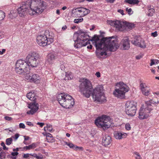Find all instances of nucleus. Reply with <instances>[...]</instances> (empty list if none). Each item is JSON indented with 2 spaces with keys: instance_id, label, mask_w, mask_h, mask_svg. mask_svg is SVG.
Masks as SVG:
<instances>
[{
  "instance_id": "f03ea898",
  "label": "nucleus",
  "mask_w": 159,
  "mask_h": 159,
  "mask_svg": "<svg viewBox=\"0 0 159 159\" xmlns=\"http://www.w3.org/2000/svg\"><path fill=\"white\" fill-rule=\"evenodd\" d=\"M46 3L42 0H27L17 9L20 17H23L28 10L31 15H38L42 13L46 8Z\"/></svg>"
},
{
  "instance_id": "473e14b6",
  "label": "nucleus",
  "mask_w": 159,
  "mask_h": 159,
  "mask_svg": "<svg viewBox=\"0 0 159 159\" xmlns=\"http://www.w3.org/2000/svg\"><path fill=\"white\" fill-rule=\"evenodd\" d=\"M83 18H81L80 19H75L74 20V22L75 23L78 24L79 22H81L83 21Z\"/></svg>"
},
{
  "instance_id": "a878e982",
  "label": "nucleus",
  "mask_w": 159,
  "mask_h": 159,
  "mask_svg": "<svg viewBox=\"0 0 159 159\" xmlns=\"http://www.w3.org/2000/svg\"><path fill=\"white\" fill-rule=\"evenodd\" d=\"M138 47L143 48H146V45L143 40L140 39Z\"/></svg>"
},
{
  "instance_id": "72a5a7b5",
  "label": "nucleus",
  "mask_w": 159,
  "mask_h": 159,
  "mask_svg": "<svg viewBox=\"0 0 159 159\" xmlns=\"http://www.w3.org/2000/svg\"><path fill=\"white\" fill-rule=\"evenodd\" d=\"M6 153L4 152H2L0 153V159H4L6 158Z\"/></svg>"
},
{
  "instance_id": "6e6552de",
  "label": "nucleus",
  "mask_w": 159,
  "mask_h": 159,
  "mask_svg": "<svg viewBox=\"0 0 159 159\" xmlns=\"http://www.w3.org/2000/svg\"><path fill=\"white\" fill-rule=\"evenodd\" d=\"M27 98L30 100L34 102L33 103H30L28 107L30 109V111H28L26 113L27 114L33 115L38 111L39 109V104L35 103V100L37 96L35 94L32 92H29L26 95Z\"/></svg>"
},
{
  "instance_id": "37998d69",
  "label": "nucleus",
  "mask_w": 159,
  "mask_h": 159,
  "mask_svg": "<svg viewBox=\"0 0 159 159\" xmlns=\"http://www.w3.org/2000/svg\"><path fill=\"white\" fill-rule=\"evenodd\" d=\"M19 126L20 128H22L23 129H24L25 128V125L22 123H20L19 124Z\"/></svg>"
},
{
  "instance_id": "a19ab883",
  "label": "nucleus",
  "mask_w": 159,
  "mask_h": 159,
  "mask_svg": "<svg viewBox=\"0 0 159 159\" xmlns=\"http://www.w3.org/2000/svg\"><path fill=\"white\" fill-rule=\"evenodd\" d=\"M43 158V156L41 154H39V155H37L36 158L37 159H42Z\"/></svg>"
},
{
  "instance_id": "4c0bfd02",
  "label": "nucleus",
  "mask_w": 159,
  "mask_h": 159,
  "mask_svg": "<svg viewBox=\"0 0 159 159\" xmlns=\"http://www.w3.org/2000/svg\"><path fill=\"white\" fill-rule=\"evenodd\" d=\"M126 11H127L128 14L130 15L133 13L132 10L131 8L128 9V8H126Z\"/></svg>"
},
{
  "instance_id": "ddd939ff",
  "label": "nucleus",
  "mask_w": 159,
  "mask_h": 159,
  "mask_svg": "<svg viewBox=\"0 0 159 159\" xmlns=\"http://www.w3.org/2000/svg\"><path fill=\"white\" fill-rule=\"evenodd\" d=\"M146 107L144 108L141 107L139 112V118L140 119H146L149 116V114L152 110V105L149 103H146Z\"/></svg>"
},
{
  "instance_id": "1a4fd4ad",
  "label": "nucleus",
  "mask_w": 159,
  "mask_h": 159,
  "mask_svg": "<svg viewBox=\"0 0 159 159\" xmlns=\"http://www.w3.org/2000/svg\"><path fill=\"white\" fill-rule=\"evenodd\" d=\"M95 123L98 127H101L104 129H108L111 125L110 117L106 115L98 117L95 120Z\"/></svg>"
},
{
  "instance_id": "680f3d73",
  "label": "nucleus",
  "mask_w": 159,
  "mask_h": 159,
  "mask_svg": "<svg viewBox=\"0 0 159 159\" xmlns=\"http://www.w3.org/2000/svg\"><path fill=\"white\" fill-rule=\"evenodd\" d=\"M107 2L113 3L115 0H106Z\"/></svg>"
},
{
  "instance_id": "bb28decb",
  "label": "nucleus",
  "mask_w": 159,
  "mask_h": 159,
  "mask_svg": "<svg viewBox=\"0 0 159 159\" xmlns=\"http://www.w3.org/2000/svg\"><path fill=\"white\" fill-rule=\"evenodd\" d=\"M72 77L71 73L67 72L66 73V77L64 78V80H70L71 79Z\"/></svg>"
},
{
  "instance_id": "a18cd8bd",
  "label": "nucleus",
  "mask_w": 159,
  "mask_h": 159,
  "mask_svg": "<svg viewBox=\"0 0 159 159\" xmlns=\"http://www.w3.org/2000/svg\"><path fill=\"white\" fill-rule=\"evenodd\" d=\"M151 62L150 64V65L152 66L154 65L155 63V60L152 59L151 60Z\"/></svg>"
},
{
  "instance_id": "0e129e2a",
  "label": "nucleus",
  "mask_w": 159,
  "mask_h": 159,
  "mask_svg": "<svg viewBox=\"0 0 159 159\" xmlns=\"http://www.w3.org/2000/svg\"><path fill=\"white\" fill-rule=\"evenodd\" d=\"M67 28V27L66 25H65L64 26H63V27H62V29L63 30H65Z\"/></svg>"
},
{
  "instance_id": "7c9ffc66",
  "label": "nucleus",
  "mask_w": 159,
  "mask_h": 159,
  "mask_svg": "<svg viewBox=\"0 0 159 159\" xmlns=\"http://www.w3.org/2000/svg\"><path fill=\"white\" fill-rule=\"evenodd\" d=\"M47 130L50 132L53 131L52 126L49 124H47Z\"/></svg>"
},
{
  "instance_id": "49530a36",
  "label": "nucleus",
  "mask_w": 159,
  "mask_h": 159,
  "mask_svg": "<svg viewBox=\"0 0 159 159\" xmlns=\"http://www.w3.org/2000/svg\"><path fill=\"white\" fill-rule=\"evenodd\" d=\"M152 36L154 37H156L157 35V31H155L154 32L152 33L151 34Z\"/></svg>"
},
{
  "instance_id": "20e7f679",
  "label": "nucleus",
  "mask_w": 159,
  "mask_h": 159,
  "mask_svg": "<svg viewBox=\"0 0 159 159\" xmlns=\"http://www.w3.org/2000/svg\"><path fill=\"white\" fill-rule=\"evenodd\" d=\"M57 100L61 105L66 108H70L75 104L74 99L66 93L59 94L57 96Z\"/></svg>"
},
{
  "instance_id": "4468645a",
  "label": "nucleus",
  "mask_w": 159,
  "mask_h": 159,
  "mask_svg": "<svg viewBox=\"0 0 159 159\" xmlns=\"http://www.w3.org/2000/svg\"><path fill=\"white\" fill-rule=\"evenodd\" d=\"M25 75V79L28 81L36 83L39 82L40 78L38 75L29 73H26Z\"/></svg>"
},
{
  "instance_id": "2f4dec72",
  "label": "nucleus",
  "mask_w": 159,
  "mask_h": 159,
  "mask_svg": "<svg viewBox=\"0 0 159 159\" xmlns=\"http://www.w3.org/2000/svg\"><path fill=\"white\" fill-rule=\"evenodd\" d=\"M47 140L48 142L53 143L55 142V139L53 138L52 137H48L47 138Z\"/></svg>"
},
{
  "instance_id": "f257e3e1",
  "label": "nucleus",
  "mask_w": 159,
  "mask_h": 159,
  "mask_svg": "<svg viewBox=\"0 0 159 159\" xmlns=\"http://www.w3.org/2000/svg\"><path fill=\"white\" fill-rule=\"evenodd\" d=\"M115 37H109L100 39L98 35H95L89 40L90 37L88 33L82 30L78 31L74 34V37H76L82 41H92L93 44L96 47V54L98 56H106L107 51L115 52L117 49L119 45Z\"/></svg>"
},
{
  "instance_id": "7ed1b4c3",
  "label": "nucleus",
  "mask_w": 159,
  "mask_h": 159,
  "mask_svg": "<svg viewBox=\"0 0 159 159\" xmlns=\"http://www.w3.org/2000/svg\"><path fill=\"white\" fill-rule=\"evenodd\" d=\"M91 82L87 79L83 80L79 86L80 91L84 96L89 98L91 94L95 101H104L105 100L103 86L99 85L93 90Z\"/></svg>"
},
{
  "instance_id": "0eeeda50",
  "label": "nucleus",
  "mask_w": 159,
  "mask_h": 159,
  "mask_svg": "<svg viewBox=\"0 0 159 159\" xmlns=\"http://www.w3.org/2000/svg\"><path fill=\"white\" fill-rule=\"evenodd\" d=\"M116 86L119 88L114 91L113 94L115 96L121 99L125 97V93L129 90V87L123 82H120L116 84Z\"/></svg>"
},
{
  "instance_id": "5fc2aeb1",
  "label": "nucleus",
  "mask_w": 159,
  "mask_h": 159,
  "mask_svg": "<svg viewBox=\"0 0 159 159\" xmlns=\"http://www.w3.org/2000/svg\"><path fill=\"white\" fill-rule=\"evenodd\" d=\"M19 137L18 134H16L15 135L14 138L15 139H17Z\"/></svg>"
},
{
  "instance_id": "ea45409f",
  "label": "nucleus",
  "mask_w": 159,
  "mask_h": 159,
  "mask_svg": "<svg viewBox=\"0 0 159 159\" xmlns=\"http://www.w3.org/2000/svg\"><path fill=\"white\" fill-rule=\"evenodd\" d=\"M1 145L3 147V149L4 150H7L8 149V148L6 147L3 142H2L1 144Z\"/></svg>"
},
{
  "instance_id": "4be33fe9",
  "label": "nucleus",
  "mask_w": 159,
  "mask_h": 159,
  "mask_svg": "<svg viewBox=\"0 0 159 159\" xmlns=\"http://www.w3.org/2000/svg\"><path fill=\"white\" fill-rule=\"evenodd\" d=\"M140 39H141L140 37H137L134 38L131 41V42L133 44L137 46H138L139 43Z\"/></svg>"
},
{
  "instance_id": "f3484780",
  "label": "nucleus",
  "mask_w": 159,
  "mask_h": 159,
  "mask_svg": "<svg viewBox=\"0 0 159 159\" xmlns=\"http://www.w3.org/2000/svg\"><path fill=\"white\" fill-rule=\"evenodd\" d=\"M140 89L143 95L148 96L149 94L150 89H147V86L145 83H141L140 84Z\"/></svg>"
},
{
  "instance_id": "bf43d9fd",
  "label": "nucleus",
  "mask_w": 159,
  "mask_h": 159,
  "mask_svg": "<svg viewBox=\"0 0 159 159\" xmlns=\"http://www.w3.org/2000/svg\"><path fill=\"white\" fill-rule=\"evenodd\" d=\"M30 155L36 158L37 155L35 153H34L33 154H30Z\"/></svg>"
},
{
  "instance_id": "9d476101",
  "label": "nucleus",
  "mask_w": 159,
  "mask_h": 159,
  "mask_svg": "<svg viewBox=\"0 0 159 159\" xmlns=\"http://www.w3.org/2000/svg\"><path fill=\"white\" fill-rule=\"evenodd\" d=\"M29 70V66L27 63L21 59L17 61L15 67V70L17 73L20 75H25Z\"/></svg>"
},
{
  "instance_id": "774afa93",
  "label": "nucleus",
  "mask_w": 159,
  "mask_h": 159,
  "mask_svg": "<svg viewBox=\"0 0 159 159\" xmlns=\"http://www.w3.org/2000/svg\"><path fill=\"white\" fill-rule=\"evenodd\" d=\"M95 27L94 25H93L92 26V28H90V30H93L94 28H95Z\"/></svg>"
},
{
  "instance_id": "423d86ee",
  "label": "nucleus",
  "mask_w": 159,
  "mask_h": 159,
  "mask_svg": "<svg viewBox=\"0 0 159 159\" xmlns=\"http://www.w3.org/2000/svg\"><path fill=\"white\" fill-rule=\"evenodd\" d=\"M108 23L111 25L115 27L116 31H122L126 28L132 29L134 26V24L127 22L126 21L111 20L109 21Z\"/></svg>"
},
{
  "instance_id": "dca6fc26",
  "label": "nucleus",
  "mask_w": 159,
  "mask_h": 159,
  "mask_svg": "<svg viewBox=\"0 0 159 159\" xmlns=\"http://www.w3.org/2000/svg\"><path fill=\"white\" fill-rule=\"evenodd\" d=\"M120 46L121 49L123 50H128L130 48V44L128 38H125L121 41Z\"/></svg>"
},
{
  "instance_id": "052dcab7",
  "label": "nucleus",
  "mask_w": 159,
  "mask_h": 159,
  "mask_svg": "<svg viewBox=\"0 0 159 159\" xmlns=\"http://www.w3.org/2000/svg\"><path fill=\"white\" fill-rule=\"evenodd\" d=\"M92 46L91 44H89V45H88L87 46V48L90 49H92Z\"/></svg>"
},
{
  "instance_id": "f8f14e48",
  "label": "nucleus",
  "mask_w": 159,
  "mask_h": 159,
  "mask_svg": "<svg viewBox=\"0 0 159 159\" xmlns=\"http://www.w3.org/2000/svg\"><path fill=\"white\" fill-rule=\"evenodd\" d=\"M136 103L133 101H128L125 104V112L129 116H133L136 113Z\"/></svg>"
},
{
  "instance_id": "c756f323",
  "label": "nucleus",
  "mask_w": 159,
  "mask_h": 159,
  "mask_svg": "<svg viewBox=\"0 0 159 159\" xmlns=\"http://www.w3.org/2000/svg\"><path fill=\"white\" fill-rule=\"evenodd\" d=\"M5 13L2 11H0V20H3L5 17Z\"/></svg>"
},
{
  "instance_id": "864d4df0",
  "label": "nucleus",
  "mask_w": 159,
  "mask_h": 159,
  "mask_svg": "<svg viewBox=\"0 0 159 159\" xmlns=\"http://www.w3.org/2000/svg\"><path fill=\"white\" fill-rule=\"evenodd\" d=\"M6 50L5 49H2V51L0 50V54L2 55L5 52Z\"/></svg>"
},
{
  "instance_id": "5701e85b",
  "label": "nucleus",
  "mask_w": 159,
  "mask_h": 159,
  "mask_svg": "<svg viewBox=\"0 0 159 159\" xmlns=\"http://www.w3.org/2000/svg\"><path fill=\"white\" fill-rule=\"evenodd\" d=\"M81 9H82L81 12L82 13V17L87 15L90 12L89 10L85 8L81 7Z\"/></svg>"
},
{
  "instance_id": "c9c22d12",
  "label": "nucleus",
  "mask_w": 159,
  "mask_h": 159,
  "mask_svg": "<svg viewBox=\"0 0 159 159\" xmlns=\"http://www.w3.org/2000/svg\"><path fill=\"white\" fill-rule=\"evenodd\" d=\"M18 154V153L17 152H12L11 154V155L13 157V159H16Z\"/></svg>"
},
{
  "instance_id": "de8ad7c7",
  "label": "nucleus",
  "mask_w": 159,
  "mask_h": 159,
  "mask_svg": "<svg viewBox=\"0 0 159 159\" xmlns=\"http://www.w3.org/2000/svg\"><path fill=\"white\" fill-rule=\"evenodd\" d=\"M5 119L6 120L10 121L12 120V118L11 117L9 116H6L5 117Z\"/></svg>"
},
{
  "instance_id": "09e8293b",
  "label": "nucleus",
  "mask_w": 159,
  "mask_h": 159,
  "mask_svg": "<svg viewBox=\"0 0 159 159\" xmlns=\"http://www.w3.org/2000/svg\"><path fill=\"white\" fill-rule=\"evenodd\" d=\"M95 75L97 77L99 78L100 77V73L99 72H97L96 73Z\"/></svg>"
},
{
  "instance_id": "cd10ccee",
  "label": "nucleus",
  "mask_w": 159,
  "mask_h": 159,
  "mask_svg": "<svg viewBox=\"0 0 159 159\" xmlns=\"http://www.w3.org/2000/svg\"><path fill=\"white\" fill-rule=\"evenodd\" d=\"M155 10L153 8L149 9L148 13V16H152Z\"/></svg>"
},
{
  "instance_id": "a211bd4d",
  "label": "nucleus",
  "mask_w": 159,
  "mask_h": 159,
  "mask_svg": "<svg viewBox=\"0 0 159 159\" xmlns=\"http://www.w3.org/2000/svg\"><path fill=\"white\" fill-rule=\"evenodd\" d=\"M57 58L56 55L53 52L48 54L46 62L49 64H52Z\"/></svg>"
},
{
  "instance_id": "9b49d317",
  "label": "nucleus",
  "mask_w": 159,
  "mask_h": 159,
  "mask_svg": "<svg viewBox=\"0 0 159 159\" xmlns=\"http://www.w3.org/2000/svg\"><path fill=\"white\" fill-rule=\"evenodd\" d=\"M39 55L38 53L31 52L28 54L25 60L29 66L36 67L39 62Z\"/></svg>"
},
{
  "instance_id": "603ef678",
  "label": "nucleus",
  "mask_w": 159,
  "mask_h": 159,
  "mask_svg": "<svg viewBox=\"0 0 159 159\" xmlns=\"http://www.w3.org/2000/svg\"><path fill=\"white\" fill-rule=\"evenodd\" d=\"M26 124L31 126H33V124H32L30 122H27Z\"/></svg>"
},
{
  "instance_id": "2eb2a0df",
  "label": "nucleus",
  "mask_w": 159,
  "mask_h": 159,
  "mask_svg": "<svg viewBox=\"0 0 159 159\" xmlns=\"http://www.w3.org/2000/svg\"><path fill=\"white\" fill-rule=\"evenodd\" d=\"M74 41L75 42L74 46L76 48H80L83 47L85 46L90 44V43L88 41L85 42V41H82L80 39H77V38Z\"/></svg>"
},
{
  "instance_id": "8fccbe9b",
  "label": "nucleus",
  "mask_w": 159,
  "mask_h": 159,
  "mask_svg": "<svg viewBox=\"0 0 159 159\" xmlns=\"http://www.w3.org/2000/svg\"><path fill=\"white\" fill-rule=\"evenodd\" d=\"M37 124L39 125L41 127H42L44 125V124L43 123L38 122L37 123Z\"/></svg>"
},
{
  "instance_id": "79ce46f5",
  "label": "nucleus",
  "mask_w": 159,
  "mask_h": 159,
  "mask_svg": "<svg viewBox=\"0 0 159 159\" xmlns=\"http://www.w3.org/2000/svg\"><path fill=\"white\" fill-rule=\"evenodd\" d=\"M30 154H25L23 155V157L24 158H26L29 157L30 156Z\"/></svg>"
},
{
  "instance_id": "58836bf2",
  "label": "nucleus",
  "mask_w": 159,
  "mask_h": 159,
  "mask_svg": "<svg viewBox=\"0 0 159 159\" xmlns=\"http://www.w3.org/2000/svg\"><path fill=\"white\" fill-rule=\"evenodd\" d=\"M125 128L126 129L128 130H130L131 127L129 124L127 123L125 125Z\"/></svg>"
},
{
  "instance_id": "e433bc0d",
  "label": "nucleus",
  "mask_w": 159,
  "mask_h": 159,
  "mask_svg": "<svg viewBox=\"0 0 159 159\" xmlns=\"http://www.w3.org/2000/svg\"><path fill=\"white\" fill-rule=\"evenodd\" d=\"M134 154L136 155L135 158L136 159H142L140 155L138 152H135Z\"/></svg>"
},
{
  "instance_id": "c85d7f7f",
  "label": "nucleus",
  "mask_w": 159,
  "mask_h": 159,
  "mask_svg": "<svg viewBox=\"0 0 159 159\" xmlns=\"http://www.w3.org/2000/svg\"><path fill=\"white\" fill-rule=\"evenodd\" d=\"M6 144L7 145H9L12 142V139L11 138H8L6 139Z\"/></svg>"
},
{
  "instance_id": "aec40b11",
  "label": "nucleus",
  "mask_w": 159,
  "mask_h": 159,
  "mask_svg": "<svg viewBox=\"0 0 159 159\" xmlns=\"http://www.w3.org/2000/svg\"><path fill=\"white\" fill-rule=\"evenodd\" d=\"M112 141L111 137L108 135H106L103 138L102 141L103 145L106 147L109 145Z\"/></svg>"
},
{
  "instance_id": "69168bd1",
  "label": "nucleus",
  "mask_w": 159,
  "mask_h": 159,
  "mask_svg": "<svg viewBox=\"0 0 159 159\" xmlns=\"http://www.w3.org/2000/svg\"><path fill=\"white\" fill-rule=\"evenodd\" d=\"M56 13L58 15H60V11H59V10L57 9V10Z\"/></svg>"
},
{
  "instance_id": "393cba45",
  "label": "nucleus",
  "mask_w": 159,
  "mask_h": 159,
  "mask_svg": "<svg viewBox=\"0 0 159 159\" xmlns=\"http://www.w3.org/2000/svg\"><path fill=\"white\" fill-rule=\"evenodd\" d=\"M36 147V144L34 143H33L32 144L28 146H25L23 148L24 149L26 150L32 149Z\"/></svg>"
},
{
  "instance_id": "b1692460",
  "label": "nucleus",
  "mask_w": 159,
  "mask_h": 159,
  "mask_svg": "<svg viewBox=\"0 0 159 159\" xmlns=\"http://www.w3.org/2000/svg\"><path fill=\"white\" fill-rule=\"evenodd\" d=\"M125 2L130 4L136 5L139 2V0H125Z\"/></svg>"
},
{
  "instance_id": "e2e57ef3",
  "label": "nucleus",
  "mask_w": 159,
  "mask_h": 159,
  "mask_svg": "<svg viewBox=\"0 0 159 159\" xmlns=\"http://www.w3.org/2000/svg\"><path fill=\"white\" fill-rule=\"evenodd\" d=\"M24 138H25V141L28 140L29 139V137L28 136H25Z\"/></svg>"
},
{
  "instance_id": "f704fd0d",
  "label": "nucleus",
  "mask_w": 159,
  "mask_h": 159,
  "mask_svg": "<svg viewBox=\"0 0 159 159\" xmlns=\"http://www.w3.org/2000/svg\"><path fill=\"white\" fill-rule=\"evenodd\" d=\"M64 142L66 145H67L70 148H73L74 147H75V145L71 143H68L66 142Z\"/></svg>"
},
{
  "instance_id": "6e6d98bb",
  "label": "nucleus",
  "mask_w": 159,
  "mask_h": 159,
  "mask_svg": "<svg viewBox=\"0 0 159 159\" xmlns=\"http://www.w3.org/2000/svg\"><path fill=\"white\" fill-rule=\"evenodd\" d=\"M153 94L157 95L158 97H159V91H157L154 92L153 93Z\"/></svg>"
},
{
  "instance_id": "6ab92c4d",
  "label": "nucleus",
  "mask_w": 159,
  "mask_h": 159,
  "mask_svg": "<svg viewBox=\"0 0 159 159\" xmlns=\"http://www.w3.org/2000/svg\"><path fill=\"white\" fill-rule=\"evenodd\" d=\"M114 137L118 139H120L126 138L127 135L126 133L120 131H115L114 133Z\"/></svg>"
},
{
  "instance_id": "39448f33",
  "label": "nucleus",
  "mask_w": 159,
  "mask_h": 159,
  "mask_svg": "<svg viewBox=\"0 0 159 159\" xmlns=\"http://www.w3.org/2000/svg\"><path fill=\"white\" fill-rule=\"evenodd\" d=\"M52 34L49 31L46 30L43 34L39 35L36 38L37 43L40 46L44 47L50 44L53 42V37Z\"/></svg>"
},
{
  "instance_id": "3c124183",
  "label": "nucleus",
  "mask_w": 159,
  "mask_h": 159,
  "mask_svg": "<svg viewBox=\"0 0 159 159\" xmlns=\"http://www.w3.org/2000/svg\"><path fill=\"white\" fill-rule=\"evenodd\" d=\"M118 11L122 15H124V11L123 10L119 9L118 10Z\"/></svg>"
},
{
  "instance_id": "13d9d810",
  "label": "nucleus",
  "mask_w": 159,
  "mask_h": 159,
  "mask_svg": "<svg viewBox=\"0 0 159 159\" xmlns=\"http://www.w3.org/2000/svg\"><path fill=\"white\" fill-rule=\"evenodd\" d=\"M52 137V134L50 133H48L46 135V139L48 138V137Z\"/></svg>"
},
{
  "instance_id": "338daca9",
  "label": "nucleus",
  "mask_w": 159,
  "mask_h": 159,
  "mask_svg": "<svg viewBox=\"0 0 159 159\" xmlns=\"http://www.w3.org/2000/svg\"><path fill=\"white\" fill-rule=\"evenodd\" d=\"M13 151H19V148H16V149H13Z\"/></svg>"
},
{
  "instance_id": "412c9836",
  "label": "nucleus",
  "mask_w": 159,
  "mask_h": 159,
  "mask_svg": "<svg viewBox=\"0 0 159 159\" xmlns=\"http://www.w3.org/2000/svg\"><path fill=\"white\" fill-rule=\"evenodd\" d=\"M81 7L73 9L72 10V13L74 16L75 17H82Z\"/></svg>"
},
{
  "instance_id": "4d7b16f0",
  "label": "nucleus",
  "mask_w": 159,
  "mask_h": 159,
  "mask_svg": "<svg viewBox=\"0 0 159 159\" xmlns=\"http://www.w3.org/2000/svg\"><path fill=\"white\" fill-rule=\"evenodd\" d=\"M75 148H77L80 150H83V148L82 147H78V146H76L75 147Z\"/></svg>"
},
{
  "instance_id": "c03bdc74",
  "label": "nucleus",
  "mask_w": 159,
  "mask_h": 159,
  "mask_svg": "<svg viewBox=\"0 0 159 159\" xmlns=\"http://www.w3.org/2000/svg\"><path fill=\"white\" fill-rule=\"evenodd\" d=\"M143 54H140L139 55H137L136 56V58L138 60L140 59V58L143 57Z\"/></svg>"
}]
</instances>
